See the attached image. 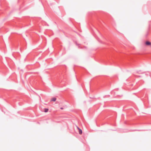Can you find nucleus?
<instances>
[{
    "label": "nucleus",
    "instance_id": "f257e3e1",
    "mask_svg": "<svg viewBox=\"0 0 151 151\" xmlns=\"http://www.w3.org/2000/svg\"><path fill=\"white\" fill-rule=\"evenodd\" d=\"M145 44L147 45H150V46L151 47V43L148 41H147L145 42Z\"/></svg>",
    "mask_w": 151,
    "mask_h": 151
},
{
    "label": "nucleus",
    "instance_id": "f03ea898",
    "mask_svg": "<svg viewBox=\"0 0 151 151\" xmlns=\"http://www.w3.org/2000/svg\"><path fill=\"white\" fill-rule=\"evenodd\" d=\"M79 133L80 134H82V130L80 129H79Z\"/></svg>",
    "mask_w": 151,
    "mask_h": 151
},
{
    "label": "nucleus",
    "instance_id": "7ed1b4c3",
    "mask_svg": "<svg viewBox=\"0 0 151 151\" xmlns=\"http://www.w3.org/2000/svg\"><path fill=\"white\" fill-rule=\"evenodd\" d=\"M56 99V98L55 97L52 98L51 99V101H55Z\"/></svg>",
    "mask_w": 151,
    "mask_h": 151
},
{
    "label": "nucleus",
    "instance_id": "20e7f679",
    "mask_svg": "<svg viewBox=\"0 0 151 151\" xmlns=\"http://www.w3.org/2000/svg\"><path fill=\"white\" fill-rule=\"evenodd\" d=\"M48 109L47 108H45L44 111L45 112H48Z\"/></svg>",
    "mask_w": 151,
    "mask_h": 151
},
{
    "label": "nucleus",
    "instance_id": "39448f33",
    "mask_svg": "<svg viewBox=\"0 0 151 151\" xmlns=\"http://www.w3.org/2000/svg\"><path fill=\"white\" fill-rule=\"evenodd\" d=\"M76 127L78 129H80L79 128V127H78V126H76Z\"/></svg>",
    "mask_w": 151,
    "mask_h": 151
},
{
    "label": "nucleus",
    "instance_id": "423d86ee",
    "mask_svg": "<svg viewBox=\"0 0 151 151\" xmlns=\"http://www.w3.org/2000/svg\"><path fill=\"white\" fill-rule=\"evenodd\" d=\"M76 45H79V44H78L77 43H76Z\"/></svg>",
    "mask_w": 151,
    "mask_h": 151
},
{
    "label": "nucleus",
    "instance_id": "0eeeda50",
    "mask_svg": "<svg viewBox=\"0 0 151 151\" xmlns=\"http://www.w3.org/2000/svg\"><path fill=\"white\" fill-rule=\"evenodd\" d=\"M60 109H63V107L60 108Z\"/></svg>",
    "mask_w": 151,
    "mask_h": 151
}]
</instances>
